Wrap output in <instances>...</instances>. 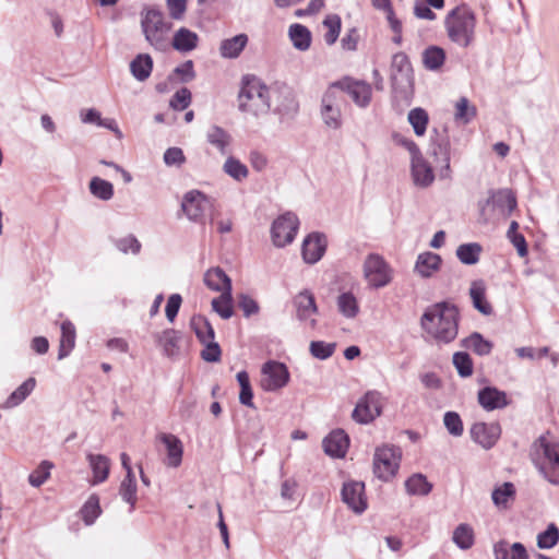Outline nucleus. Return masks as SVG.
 <instances>
[{
	"label": "nucleus",
	"instance_id": "nucleus-1",
	"mask_svg": "<svg viewBox=\"0 0 559 559\" xmlns=\"http://www.w3.org/2000/svg\"><path fill=\"white\" fill-rule=\"evenodd\" d=\"M460 312L448 301L436 302L426 308L421 318V329L438 344L453 342L459 333Z\"/></svg>",
	"mask_w": 559,
	"mask_h": 559
},
{
	"label": "nucleus",
	"instance_id": "nucleus-2",
	"mask_svg": "<svg viewBox=\"0 0 559 559\" xmlns=\"http://www.w3.org/2000/svg\"><path fill=\"white\" fill-rule=\"evenodd\" d=\"M448 39L459 48L471 47L476 38L477 19L475 12L461 3L450 10L443 21Z\"/></svg>",
	"mask_w": 559,
	"mask_h": 559
},
{
	"label": "nucleus",
	"instance_id": "nucleus-3",
	"mask_svg": "<svg viewBox=\"0 0 559 559\" xmlns=\"http://www.w3.org/2000/svg\"><path fill=\"white\" fill-rule=\"evenodd\" d=\"M238 108L255 117L267 114L271 110V85L266 86L255 75H243L238 93Z\"/></svg>",
	"mask_w": 559,
	"mask_h": 559
},
{
	"label": "nucleus",
	"instance_id": "nucleus-4",
	"mask_svg": "<svg viewBox=\"0 0 559 559\" xmlns=\"http://www.w3.org/2000/svg\"><path fill=\"white\" fill-rule=\"evenodd\" d=\"M390 82L394 102L409 106L414 96V69L404 51L395 52L391 58Z\"/></svg>",
	"mask_w": 559,
	"mask_h": 559
},
{
	"label": "nucleus",
	"instance_id": "nucleus-5",
	"mask_svg": "<svg viewBox=\"0 0 559 559\" xmlns=\"http://www.w3.org/2000/svg\"><path fill=\"white\" fill-rule=\"evenodd\" d=\"M141 28L145 39L153 47L158 50L165 48V34L170 29V24L165 22L164 14L158 8H143L141 11Z\"/></svg>",
	"mask_w": 559,
	"mask_h": 559
},
{
	"label": "nucleus",
	"instance_id": "nucleus-6",
	"mask_svg": "<svg viewBox=\"0 0 559 559\" xmlns=\"http://www.w3.org/2000/svg\"><path fill=\"white\" fill-rule=\"evenodd\" d=\"M271 110L280 117L282 122L295 118L299 110L294 90L284 82L271 84Z\"/></svg>",
	"mask_w": 559,
	"mask_h": 559
},
{
	"label": "nucleus",
	"instance_id": "nucleus-7",
	"mask_svg": "<svg viewBox=\"0 0 559 559\" xmlns=\"http://www.w3.org/2000/svg\"><path fill=\"white\" fill-rule=\"evenodd\" d=\"M402 451L396 445L378 447L373 455V473L383 481L392 479L399 471Z\"/></svg>",
	"mask_w": 559,
	"mask_h": 559
},
{
	"label": "nucleus",
	"instance_id": "nucleus-8",
	"mask_svg": "<svg viewBox=\"0 0 559 559\" xmlns=\"http://www.w3.org/2000/svg\"><path fill=\"white\" fill-rule=\"evenodd\" d=\"M364 276L371 288L379 289L391 283L392 269L381 255L370 253L364 262Z\"/></svg>",
	"mask_w": 559,
	"mask_h": 559
},
{
	"label": "nucleus",
	"instance_id": "nucleus-9",
	"mask_svg": "<svg viewBox=\"0 0 559 559\" xmlns=\"http://www.w3.org/2000/svg\"><path fill=\"white\" fill-rule=\"evenodd\" d=\"M299 228V219L293 212L280 215L271 226L272 242L277 248H284L295 240Z\"/></svg>",
	"mask_w": 559,
	"mask_h": 559
},
{
	"label": "nucleus",
	"instance_id": "nucleus-10",
	"mask_svg": "<svg viewBox=\"0 0 559 559\" xmlns=\"http://www.w3.org/2000/svg\"><path fill=\"white\" fill-rule=\"evenodd\" d=\"M411 154V170L414 183L419 187H428L435 180L430 164L424 158L416 142H400Z\"/></svg>",
	"mask_w": 559,
	"mask_h": 559
},
{
	"label": "nucleus",
	"instance_id": "nucleus-11",
	"mask_svg": "<svg viewBox=\"0 0 559 559\" xmlns=\"http://www.w3.org/2000/svg\"><path fill=\"white\" fill-rule=\"evenodd\" d=\"M382 395L378 391H368L356 404L352 417L362 425L373 421L381 415Z\"/></svg>",
	"mask_w": 559,
	"mask_h": 559
},
{
	"label": "nucleus",
	"instance_id": "nucleus-12",
	"mask_svg": "<svg viewBox=\"0 0 559 559\" xmlns=\"http://www.w3.org/2000/svg\"><path fill=\"white\" fill-rule=\"evenodd\" d=\"M261 373V386L266 392H274L284 388L290 378L286 365L276 360H269L263 364Z\"/></svg>",
	"mask_w": 559,
	"mask_h": 559
},
{
	"label": "nucleus",
	"instance_id": "nucleus-13",
	"mask_svg": "<svg viewBox=\"0 0 559 559\" xmlns=\"http://www.w3.org/2000/svg\"><path fill=\"white\" fill-rule=\"evenodd\" d=\"M296 319L310 329H316L318 306L314 295L309 289H304L293 298Z\"/></svg>",
	"mask_w": 559,
	"mask_h": 559
},
{
	"label": "nucleus",
	"instance_id": "nucleus-14",
	"mask_svg": "<svg viewBox=\"0 0 559 559\" xmlns=\"http://www.w3.org/2000/svg\"><path fill=\"white\" fill-rule=\"evenodd\" d=\"M501 426L497 421H478L469 429L471 439L485 450L492 449L501 437Z\"/></svg>",
	"mask_w": 559,
	"mask_h": 559
},
{
	"label": "nucleus",
	"instance_id": "nucleus-15",
	"mask_svg": "<svg viewBox=\"0 0 559 559\" xmlns=\"http://www.w3.org/2000/svg\"><path fill=\"white\" fill-rule=\"evenodd\" d=\"M342 501L356 514L364 513L368 508L362 481L349 480L343 484Z\"/></svg>",
	"mask_w": 559,
	"mask_h": 559
},
{
	"label": "nucleus",
	"instance_id": "nucleus-16",
	"mask_svg": "<svg viewBox=\"0 0 559 559\" xmlns=\"http://www.w3.org/2000/svg\"><path fill=\"white\" fill-rule=\"evenodd\" d=\"M207 206V197L199 190H190L182 197L181 210L191 222L202 223Z\"/></svg>",
	"mask_w": 559,
	"mask_h": 559
},
{
	"label": "nucleus",
	"instance_id": "nucleus-17",
	"mask_svg": "<svg viewBox=\"0 0 559 559\" xmlns=\"http://www.w3.org/2000/svg\"><path fill=\"white\" fill-rule=\"evenodd\" d=\"M328 247L326 237L313 231L306 236L301 245V257L305 263L316 264L324 255Z\"/></svg>",
	"mask_w": 559,
	"mask_h": 559
},
{
	"label": "nucleus",
	"instance_id": "nucleus-18",
	"mask_svg": "<svg viewBox=\"0 0 559 559\" xmlns=\"http://www.w3.org/2000/svg\"><path fill=\"white\" fill-rule=\"evenodd\" d=\"M549 432L539 436L531 445L530 457L536 466V457L539 463H549L559 461L558 444L548 440Z\"/></svg>",
	"mask_w": 559,
	"mask_h": 559
},
{
	"label": "nucleus",
	"instance_id": "nucleus-19",
	"mask_svg": "<svg viewBox=\"0 0 559 559\" xmlns=\"http://www.w3.org/2000/svg\"><path fill=\"white\" fill-rule=\"evenodd\" d=\"M487 204L491 205L502 218H508L518 206L514 192L511 189H498L489 192Z\"/></svg>",
	"mask_w": 559,
	"mask_h": 559
},
{
	"label": "nucleus",
	"instance_id": "nucleus-20",
	"mask_svg": "<svg viewBox=\"0 0 559 559\" xmlns=\"http://www.w3.org/2000/svg\"><path fill=\"white\" fill-rule=\"evenodd\" d=\"M342 80L345 94H347L357 106L365 108L370 104L372 95L370 84L365 81L354 80L348 76Z\"/></svg>",
	"mask_w": 559,
	"mask_h": 559
},
{
	"label": "nucleus",
	"instance_id": "nucleus-21",
	"mask_svg": "<svg viewBox=\"0 0 559 559\" xmlns=\"http://www.w3.org/2000/svg\"><path fill=\"white\" fill-rule=\"evenodd\" d=\"M349 445V438L342 429L331 431L322 441V447L331 457H344Z\"/></svg>",
	"mask_w": 559,
	"mask_h": 559
},
{
	"label": "nucleus",
	"instance_id": "nucleus-22",
	"mask_svg": "<svg viewBox=\"0 0 559 559\" xmlns=\"http://www.w3.org/2000/svg\"><path fill=\"white\" fill-rule=\"evenodd\" d=\"M478 403L485 411H493L506 407L509 404L504 391L495 386H485L478 391Z\"/></svg>",
	"mask_w": 559,
	"mask_h": 559
},
{
	"label": "nucleus",
	"instance_id": "nucleus-23",
	"mask_svg": "<svg viewBox=\"0 0 559 559\" xmlns=\"http://www.w3.org/2000/svg\"><path fill=\"white\" fill-rule=\"evenodd\" d=\"M159 441L166 447V461L168 467L177 468L182 462L183 445L181 440L173 433H160Z\"/></svg>",
	"mask_w": 559,
	"mask_h": 559
},
{
	"label": "nucleus",
	"instance_id": "nucleus-24",
	"mask_svg": "<svg viewBox=\"0 0 559 559\" xmlns=\"http://www.w3.org/2000/svg\"><path fill=\"white\" fill-rule=\"evenodd\" d=\"M203 281L206 287L213 292L223 294V292L231 293L233 290L230 277L219 266L209 269Z\"/></svg>",
	"mask_w": 559,
	"mask_h": 559
},
{
	"label": "nucleus",
	"instance_id": "nucleus-25",
	"mask_svg": "<svg viewBox=\"0 0 559 559\" xmlns=\"http://www.w3.org/2000/svg\"><path fill=\"white\" fill-rule=\"evenodd\" d=\"M447 60L444 48L438 45H429L421 52L423 67L431 72H439Z\"/></svg>",
	"mask_w": 559,
	"mask_h": 559
},
{
	"label": "nucleus",
	"instance_id": "nucleus-26",
	"mask_svg": "<svg viewBox=\"0 0 559 559\" xmlns=\"http://www.w3.org/2000/svg\"><path fill=\"white\" fill-rule=\"evenodd\" d=\"M61 336L58 349V359L62 360L68 357L75 347L76 330L70 320H64L61 325Z\"/></svg>",
	"mask_w": 559,
	"mask_h": 559
},
{
	"label": "nucleus",
	"instance_id": "nucleus-27",
	"mask_svg": "<svg viewBox=\"0 0 559 559\" xmlns=\"http://www.w3.org/2000/svg\"><path fill=\"white\" fill-rule=\"evenodd\" d=\"M441 263L442 259L439 254L427 251L417 257L414 270L421 277L428 278L440 269Z\"/></svg>",
	"mask_w": 559,
	"mask_h": 559
},
{
	"label": "nucleus",
	"instance_id": "nucleus-28",
	"mask_svg": "<svg viewBox=\"0 0 559 559\" xmlns=\"http://www.w3.org/2000/svg\"><path fill=\"white\" fill-rule=\"evenodd\" d=\"M155 342L163 349V354L167 357H174L179 353V332L174 329H166L154 335Z\"/></svg>",
	"mask_w": 559,
	"mask_h": 559
},
{
	"label": "nucleus",
	"instance_id": "nucleus-29",
	"mask_svg": "<svg viewBox=\"0 0 559 559\" xmlns=\"http://www.w3.org/2000/svg\"><path fill=\"white\" fill-rule=\"evenodd\" d=\"M153 58L148 53H139L130 62V72L139 81H146L153 71Z\"/></svg>",
	"mask_w": 559,
	"mask_h": 559
},
{
	"label": "nucleus",
	"instance_id": "nucleus-30",
	"mask_svg": "<svg viewBox=\"0 0 559 559\" xmlns=\"http://www.w3.org/2000/svg\"><path fill=\"white\" fill-rule=\"evenodd\" d=\"M199 36L187 27H180L173 37V48L179 52H190L197 48Z\"/></svg>",
	"mask_w": 559,
	"mask_h": 559
},
{
	"label": "nucleus",
	"instance_id": "nucleus-31",
	"mask_svg": "<svg viewBox=\"0 0 559 559\" xmlns=\"http://www.w3.org/2000/svg\"><path fill=\"white\" fill-rule=\"evenodd\" d=\"M35 388L36 379L33 377L27 378L7 397L3 407L7 409L17 407L32 394Z\"/></svg>",
	"mask_w": 559,
	"mask_h": 559
},
{
	"label": "nucleus",
	"instance_id": "nucleus-32",
	"mask_svg": "<svg viewBox=\"0 0 559 559\" xmlns=\"http://www.w3.org/2000/svg\"><path fill=\"white\" fill-rule=\"evenodd\" d=\"M288 37L293 44V47L299 51H306L311 46V32L307 26L302 24H292L288 28Z\"/></svg>",
	"mask_w": 559,
	"mask_h": 559
},
{
	"label": "nucleus",
	"instance_id": "nucleus-33",
	"mask_svg": "<svg viewBox=\"0 0 559 559\" xmlns=\"http://www.w3.org/2000/svg\"><path fill=\"white\" fill-rule=\"evenodd\" d=\"M87 461L93 472V484L104 483L109 475L110 461L103 454H87Z\"/></svg>",
	"mask_w": 559,
	"mask_h": 559
},
{
	"label": "nucleus",
	"instance_id": "nucleus-34",
	"mask_svg": "<svg viewBox=\"0 0 559 559\" xmlns=\"http://www.w3.org/2000/svg\"><path fill=\"white\" fill-rule=\"evenodd\" d=\"M473 306L484 316L492 313V307L486 299V287L483 281H474L469 287Z\"/></svg>",
	"mask_w": 559,
	"mask_h": 559
},
{
	"label": "nucleus",
	"instance_id": "nucleus-35",
	"mask_svg": "<svg viewBox=\"0 0 559 559\" xmlns=\"http://www.w3.org/2000/svg\"><path fill=\"white\" fill-rule=\"evenodd\" d=\"M461 346L473 350L478 356H487L493 348V344L478 332H473L467 337L463 338Z\"/></svg>",
	"mask_w": 559,
	"mask_h": 559
},
{
	"label": "nucleus",
	"instance_id": "nucleus-36",
	"mask_svg": "<svg viewBox=\"0 0 559 559\" xmlns=\"http://www.w3.org/2000/svg\"><path fill=\"white\" fill-rule=\"evenodd\" d=\"M247 43L248 36L246 34H238L231 38L224 39L219 46L222 57L229 59L237 58L245 49Z\"/></svg>",
	"mask_w": 559,
	"mask_h": 559
},
{
	"label": "nucleus",
	"instance_id": "nucleus-37",
	"mask_svg": "<svg viewBox=\"0 0 559 559\" xmlns=\"http://www.w3.org/2000/svg\"><path fill=\"white\" fill-rule=\"evenodd\" d=\"M481 251L478 242L462 243L456 249V258L463 264L474 265L479 261Z\"/></svg>",
	"mask_w": 559,
	"mask_h": 559
},
{
	"label": "nucleus",
	"instance_id": "nucleus-38",
	"mask_svg": "<svg viewBox=\"0 0 559 559\" xmlns=\"http://www.w3.org/2000/svg\"><path fill=\"white\" fill-rule=\"evenodd\" d=\"M343 80L335 81L330 84L328 90L322 96V106L331 105V107H337L341 109L345 103V91L343 90Z\"/></svg>",
	"mask_w": 559,
	"mask_h": 559
},
{
	"label": "nucleus",
	"instance_id": "nucleus-39",
	"mask_svg": "<svg viewBox=\"0 0 559 559\" xmlns=\"http://www.w3.org/2000/svg\"><path fill=\"white\" fill-rule=\"evenodd\" d=\"M405 488L408 495L426 496L431 491L432 485L423 474H414L405 480Z\"/></svg>",
	"mask_w": 559,
	"mask_h": 559
},
{
	"label": "nucleus",
	"instance_id": "nucleus-40",
	"mask_svg": "<svg viewBox=\"0 0 559 559\" xmlns=\"http://www.w3.org/2000/svg\"><path fill=\"white\" fill-rule=\"evenodd\" d=\"M136 479L135 475H126L119 486V495L124 502L130 504V512L135 508L136 503Z\"/></svg>",
	"mask_w": 559,
	"mask_h": 559
},
{
	"label": "nucleus",
	"instance_id": "nucleus-41",
	"mask_svg": "<svg viewBox=\"0 0 559 559\" xmlns=\"http://www.w3.org/2000/svg\"><path fill=\"white\" fill-rule=\"evenodd\" d=\"M338 311L347 319H354L359 312V305L353 293H342L337 297Z\"/></svg>",
	"mask_w": 559,
	"mask_h": 559
},
{
	"label": "nucleus",
	"instance_id": "nucleus-42",
	"mask_svg": "<svg viewBox=\"0 0 559 559\" xmlns=\"http://www.w3.org/2000/svg\"><path fill=\"white\" fill-rule=\"evenodd\" d=\"M191 326L201 343L214 340L215 332L210 321L202 316L193 317Z\"/></svg>",
	"mask_w": 559,
	"mask_h": 559
},
{
	"label": "nucleus",
	"instance_id": "nucleus-43",
	"mask_svg": "<svg viewBox=\"0 0 559 559\" xmlns=\"http://www.w3.org/2000/svg\"><path fill=\"white\" fill-rule=\"evenodd\" d=\"M515 492L516 491L514 485L510 481H506L492 490V502L497 508L506 509L509 499H513L515 497Z\"/></svg>",
	"mask_w": 559,
	"mask_h": 559
},
{
	"label": "nucleus",
	"instance_id": "nucleus-44",
	"mask_svg": "<svg viewBox=\"0 0 559 559\" xmlns=\"http://www.w3.org/2000/svg\"><path fill=\"white\" fill-rule=\"evenodd\" d=\"M88 188L90 192L102 201H109L114 197L112 183L99 177H93Z\"/></svg>",
	"mask_w": 559,
	"mask_h": 559
},
{
	"label": "nucleus",
	"instance_id": "nucleus-45",
	"mask_svg": "<svg viewBox=\"0 0 559 559\" xmlns=\"http://www.w3.org/2000/svg\"><path fill=\"white\" fill-rule=\"evenodd\" d=\"M212 308L222 319L231 318L234 314L231 293L223 292L219 297L214 298Z\"/></svg>",
	"mask_w": 559,
	"mask_h": 559
},
{
	"label": "nucleus",
	"instance_id": "nucleus-46",
	"mask_svg": "<svg viewBox=\"0 0 559 559\" xmlns=\"http://www.w3.org/2000/svg\"><path fill=\"white\" fill-rule=\"evenodd\" d=\"M519 223L516 221H512L507 230V238L514 246L518 251V254L521 258H524L528 253L527 242L525 237L518 231Z\"/></svg>",
	"mask_w": 559,
	"mask_h": 559
},
{
	"label": "nucleus",
	"instance_id": "nucleus-47",
	"mask_svg": "<svg viewBox=\"0 0 559 559\" xmlns=\"http://www.w3.org/2000/svg\"><path fill=\"white\" fill-rule=\"evenodd\" d=\"M80 513L83 522L86 525H92L102 513L98 497L92 495L81 508Z\"/></svg>",
	"mask_w": 559,
	"mask_h": 559
},
{
	"label": "nucleus",
	"instance_id": "nucleus-48",
	"mask_svg": "<svg viewBox=\"0 0 559 559\" xmlns=\"http://www.w3.org/2000/svg\"><path fill=\"white\" fill-rule=\"evenodd\" d=\"M539 549H551L559 543V528L555 523L548 524L547 528L540 532L536 538Z\"/></svg>",
	"mask_w": 559,
	"mask_h": 559
},
{
	"label": "nucleus",
	"instance_id": "nucleus-49",
	"mask_svg": "<svg viewBox=\"0 0 559 559\" xmlns=\"http://www.w3.org/2000/svg\"><path fill=\"white\" fill-rule=\"evenodd\" d=\"M223 170L236 181H242L248 177V167L234 156H229L224 165Z\"/></svg>",
	"mask_w": 559,
	"mask_h": 559
},
{
	"label": "nucleus",
	"instance_id": "nucleus-50",
	"mask_svg": "<svg viewBox=\"0 0 559 559\" xmlns=\"http://www.w3.org/2000/svg\"><path fill=\"white\" fill-rule=\"evenodd\" d=\"M178 78L179 83H189L195 79L194 63L192 60H187L177 66L168 75V80L174 82Z\"/></svg>",
	"mask_w": 559,
	"mask_h": 559
},
{
	"label": "nucleus",
	"instance_id": "nucleus-51",
	"mask_svg": "<svg viewBox=\"0 0 559 559\" xmlns=\"http://www.w3.org/2000/svg\"><path fill=\"white\" fill-rule=\"evenodd\" d=\"M453 542L461 549H469L474 544L472 527L467 524H460L453 532Z\"/></svg>",
	"mask_w": 559,
	"mask_h": 559
},
{
	"label": "nucleus",
	"instance_id": "nucleus-52",
	"mask_svg": "<svg viewBox=\"0 0 559 559\" xmlns=\"http://www.w3.org/2000/svg\"><path fill=\"white\" fill-rule=\"evenodd\" d=\"M408 122L417 136H423L428 124V114L423 108H414L408 114Z\"/></svg>",
	"mask_w": 559,
	"mask_h": 559
},
{
	"label": "nucleus",
	"instance_id": "nucleus-53",
	"mask_svg": "<svg viewBox=\"0 0 559 559\" xmlns=\"http://www.w3.org/2000/svg\"><path fill=\"white\" fill-rule=\"evenodd\" d=\"M323 25L328 28L324 40L326 45L331 46L336 43L340 36L342 26L341 17L337 14H330L323 20Z\"/></svg>",
	"mask_w": 559,
	"mask_h": 559
},
{
	"label": "nucleus",
	"instance_id": "nucleus-54",
	"mask_svg": "<svg viewBox=\"0 0 559 559\" xmlns=\"http://www.w3.org/2000/svg\"><path fill=\"white\" fill-rule=\"evenodd\" d=\"M443 425L452 437H461L464 432V426L459 413L454 411L445 412L443 415Z\"/></svg>",
	"mask_w": 559,
	"mask_h": 559
},
{
	"label": "nucleus",
	"instance_id": "nucleus-55",
	"mask_svg": "<svg viewBox=\"0 0 559 559\" xmlns=\"http://www.w3.org/2000/svg\"><path fill=\"white\" fill-rule=\"evenodd\" d=\"M52 467L53 464L50 461H41L38 467L28 475L29 485L35 488L40 487L50 477Z\"/></svg>",
	"mask_w": 559,
	"mask_h": 559
},
{
	"label": "nucleus",
	"instance_id": "nucleus-56",
	"mask_svg": "<svg viewBox=\"0 0 559 559\" xmlns=\"http://www.w3.org/2000/svg\"><path fill=\"white\" fill-rule=\"evenodd\" d=\"M455 119L463 123H468L476 116V107L469 105L466 97H461L455 104Z\"/></svg>",
	"mask_w": 559,
	"mask_h": 559
},
{
	"label": "nucleus",
	"instance_id": "nucleus-57",
	"mask_svg": "<svg viewBox=\"0 0 559 559\" xmlns=\"http://www.w3.org/2000/svg\"><path fill=\"white\" fill-rule=\"evenodd\" d=\"M535 467L547 481H549L551 485L559 486V461L542 464L536 457Z\"/></svg>",
	"mask_w": 559,
	"mask_h": 559
},
{
	"label": "nucleus",
	"instance_id": "nucleus-58",
	"mask_svg": "<svg viewBox=\"0 0 559 559\" xmlns=\"http://www.w3.org/2000/svg\"><path fill=\"white\" fill-rule=\"evenodd\" d=\"M453 365L462 378H467L473 373V361L465 352H457L453 355Z\"/></svg>",
	"mask_w": 559,
	"mask_h": 559
},
{
	"label": "nucleus",
	"instance_id": "nucleus-59",
	"mask_svg": "<svg viewBox=\"0 0 559 559\" xmlns=\"http://www.w3.org/2000/svg\"><path fill=\"white\" fill-rule=\"evenodd\" d=\"M335 343H326L323 341H312L310 343V354L320 360L330 358L335 352Z\"/></svg>",
	"mask_w": 559,
	"mask_h": 559
},
{
	"label": "nucleus",
	"instance_id": "nucleus-60",
	"mask_svg": "<svg viewBox=\"0 0 559 559\" xmlns=\"http://www.w3.org/2000/svg\"><path fill=\"white\" fill-rule=\"evenodd\" d=\"M115 247L122 253L138 254L141 251V242L134 235H128L126 237L115 240Z\"/></svg>",
	"mask_w": 559,
	"mask_h": 559
},
{
	"label": "nucleus",
	"instance_id": "nucleus-61",
	"mask_svg": "<svg viewBox=\"0 0 559 559\" xmlns=\"http://www.w3.org/2000/svg\"><path fill=\"white\" fill-rule=\"evenodd\" d=\"M192 94L189 88H179L170 98L169 106L177 111L185 110L191 104Z\"/></svg>",
	"mask_w": 559,
	"mask_h": 559
},
{
	"label": "nucleus",
	"instance_id": "nucleus-62",
	"mask_svg": "<svg viewBox=\"0 0 559 559\" xmlns=\"http://www.w3.org/2000/svg\"><path fill=\"white\" fill-rule=\"evenodd\" d=\"M430 151L436 162L448 169L450 166L449 142H432Z\"/></svg>",
	"mask_w": 559,
	"mask_h": 559
},
{
	"label": "nucleus",
	"instance_id": "nucleus-63",
	"mask_svg": "<svg viewBox=\"0 0 559 559\" xmlns=\"http://www.w3.org/2000/svg\"><path fill=\"white\" fill-rule=\"evenodd\" d=\"M164 163L169 167H181L186 163V156L180 147H169L164 153Z\"/></svg>",
	"mask_w": 559,
	"mask_h": 559
},
{
	"label": "nucleus",
	"instance_id": "nucleus-64",
	"mask_svg": "<svg viewBox=\"0 0 559 559\" xmlns=\"http://www.w3.org/2000/svg\"><path fill=\"white\" fill-rule=\"evenodd\" d=\"M321 115L324 123L330 128H338L341 124V110L337 107H331V105L322 106Z\"/></svg>",
	"mask_w": 559,
	"mask_h": 559
}]
</instances>
